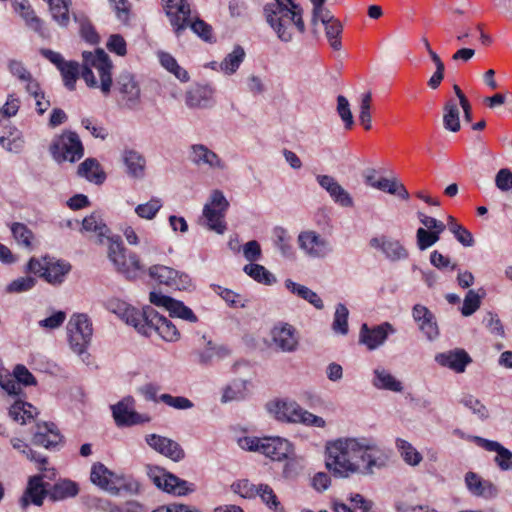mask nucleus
Returning <instances> with one entry per match:
<instances>
[{"instance_id": "obj_1", "label": "nucleus", "mask_w": 512, "mask_h": 512, "mask_svg": "<svg viewBox=\"0 0 512 512\" xmlns=\"http://www.w3.org/2000/svg\"><path fill=\"white\" fill-rule=\"evenodd\" d=\"M389 461V451L372 440L339 439L326 449V467L337 477L355 473L373 474Z\"/></svg>"}, {"instance_id": "obj_2", "label": "nucleus", "mask_w": 512, "mask_h": 512, "mask_svg": "<svg viewBox=\"0 0 512 512\" xmlns=\"http://www.w3.org/2000/svg\"><path fill=\"white\" fill-rule=\"evenodd\" d=\"M266 21L282 42L293 39L294 30L306 31L303 8L295 0H275L264 7Z\"/></svg>"}, {"instance_id": "obj_3", "label": "nucleus", "mask_w": 512, "mask_h": 512, "mask_svg": "<svg viewBox=\"0 0 512 512\" xmlns=\"http://www.w3.org/2000/svg\"><path fill=\"white\" fill-rule=\"evenodd\" d=\"M83 63L81 77L91 88H100L104 95L112 89V61L103 49L82 53Z\"/></svg>"}, {"instance_id": "obj_4", "label": "nucleus", "mask_w": 512, "mask_h": 512, "mask_svg": "<svg viewBox=\"0 0 512 512\" xmlns=\"http://www.w3.org/2000/svg\"><path fill=\"white\" fill-rule=\"evenodd\" d=\"M267 409L276 420L281 422L317 428H324L326 425L322 417L314 415L292 400L281 399L269 402Z\"/></svg>"}, {"instance_id": "obj_5", "label": "nucleus", "mask_w": 512, "mask_h": 512, "mask_svg": "<svg viewBox=\"0 0 512 512\" xmlns=\"http://www.w3.org/2000/svg\"><path fill=\"white\" fill-rule=\"evenodd\" d=\"M327 0H310L312 4L311 25L316 27L321 23L324 27L325 38L334 51L342 49L343 25L325 6Z\"/></svg>"}, {"instance_id": "obj_6", "label": "nucleus", "mask_w": 512, "mask_h": 512, "mask_svg": "<svg viewBox=\"0 0 512 512\" xmlns=\"http://www.w3.org/2000/svg\"><path fill=\"white\" fill-rule=\"evenodd\" d=\"M113 311L145 336H150L152 332H155L162 319V315L151 306H146L142 311H138L124 302H118Z\"/></svg>"}, {"instance_id": "obj_7", "label": "nucleus", "mask_w": 512, "mask_h": 512, "mask_svg": "<svg viewBox=\"0 0 512 512\" xmlns=\"http://www.w3.org/2000/svg\"><path fill=\"white\" fill-rule=\"evenodd\" d=\"M238 445L247 451H257L266 457L281 461L286 459L292 450L291 443L280 437H241L238 439Z\"/></svg>"}, {"instance_id": "obj_8", "label": "nucleus", "mask_w": 512, "mask_h": 512, "mask_svg": "<svg viewBox=\"0 0 512 512\" xmlns=\"http://www.w3.org/2000/svg\"><path fill=\"white\" fill-rule=\"evenodd\" d=\"M108 257L116 269L128 279H135L144 272V265L140 262L137 254L127 253L122 241L117 238L107 237Z\"/></svg>"}, {"instance_id": "obj_9", "label": "nucleus", "mask_w": 512, "mask_h": 512, "mask_svg": "<svg viewBox=\"0 0 512 512\" xmlns=\"http://www.w3.org/2000/svg\"><path fill=\"white\" fill-rule=\"evenodd\" d=\"M229 202L220 190L212 191L209 201L204 205L201 224L208 230L217 234H224L227 230L225 222Z\"/></svg>"}, {"instance_id": "obj_10", "label": "nucleus", "mask_w": 512, "mask_h": 512, "mask_svg": "<svg viewBox=\"0 0 512 512\" xmlns=\"http://www.w3.org/2000/svg\"><path fill=\"white\" fill-rule=\"evenodd\" d=\"M70 270V263L52 257H44L41 260L31 258L27 264L28 272L39 275L52 285L61 284Z\"/></svg>"}, {"instance_id": "obj_11", "label": "nucleus", "mask_w": 512, "mask_h": 512, "mask_svg": "<svg viewBox=\"0 0 512 512\" xmlns=\"http://www.w3.org/2000/svg\"><path fill=\"white\" fill-rule=\"evenodd\" d=\"M68 338L71 349L78 355L86 354L93 335L92 323L86 314H74L68 325Z\"/></svg>"}, {"instance_id": "obj_12", "label": "nucleus", "mask_w": 512, "mask_h": 512, "mask_svg": "<svg viewBox=\"0 0 512 512\" xmlns=\"http://www.w3.org/2000/svg\"><path fill=\"white\" fill-rule=\"evenodd\" d=\"M50 152L57 162H75L82 158L84 148L79 136L75 132L67 131L53 140Z\"/></svg>"}, {"instance_id": "obj_13", "label": "nucleus", "mask_w": 512, "mask_h": 512, "mask_svg": "<svg viewBox=\"0 0 512 512\" xmlns=\"http://www.w3.org/2000/svg\"><path fill=\"white\" fill-rule=\"evenodd\" d=\"M148 476L159 489L176 496H184L195 490L193 483L183 480L158 466H149Z\"/></svg>"}, {"instance_id": "obj_14", "label": "nucleus", "mask_w": 512, "mask_h": 512, "mask_svg": "<svg viewBox=\"0 0 512 512\" xmlns=\"http://www.w3.org/2000/svg\"><path fill=\"white\" fill-rule=\"evenodd\" d=\"M114 92L121 106L135 109L141 102V90L136 77L127 71L120 73L115 82Z\"/></svg>"}, {"instance_id": "obj_15", "label": "nucleus", "mask_w": 512, "mask_h": 512, "mask_svg": "<svg viewBox=\"0 0 512 512\" xmlns=\"http://www.w3.org/2000/svg\"><path fill=\"white\" fill-rule=\"evenodd\" d=\"M297 242L299 248L309 258L323 259L334 250L331 241L314 230L301 231Z\"/></svg>"}, {"instance_id": "obj_16", "label": "nucleus", "mask_w": 512, "mask_h": 512, "mask_svg": "<svg viewBox=\"0 0 512 512\" xmlns=\"http://www.w3.org/2000/svg\"><path fill=\"white\" fill-rule=\"evenodd\" d=\"M188 159L198 168H207L213 171L227 169L226 162L204 144H192L188 149Z\"/></svg>"}, {"instance_id": "obj_17", "label": "nucleus", "mask_w": 512, "mask_h": 512, "mask_svg": "<svg viewBox=\"0 0 512 512\" xmlns=\"http://www.w3.org/2000/svg\"><path fill=\"white\" fill-rule=\"evenodd\" d=\"M55 475V470H52L51 475L42 473L30 477L26 491L20 500L21 507L26 509L30 503L41 506L44 498L49 497V483H45L44 479L52 480Z\"/></svg>"}, {"instance_id": "obj_18", "label": "nucleus", "mask_w": 512, "mask_h": 512, "mask_svg": "<svg viewBox=\"0 0 512 512\" xmlns=\"http://www.w3.org/2000/svg\"><path fill=\"white\" fill-rule=\"evenodd\" d=\"M148 274L160 284L176 290H186L191 285V279L187 274L168 266L153 265L149 267Z\"/></svg>"}, {"instance_id": "obj_19", "label": "nucleus", "mask_w": 512, "mask_h": 512, "mask_svg": "<svg viewBox=\"0 0 512 512\" xmlns=\"http://www.w3.org/2000/svg\"><path fill=\"white\" fill-rule=\"evenodd\" d=\"M394 333H396V329L389 322H383L373 327L363 323L359 332V343L365 345L368 350L373 351L382 346L388 336Z\"/></svg>"}, {"instance_id": "obj_20", "label": "nucleus", "mask_w": 512, "mask_h": 512, "mask_svg": "<svg viewBox=\"0 0 512 512\" xmlns=\"http://www.w3.org/2000/svg\"><path fill=\"white\" fill-rule=\"evenodd\" d=\"M177 37L188 27L191 9L186 0H162Z\"/></svg>"}, {"instance_id": "obj_21", "label": "nucleus", "mask_w": 512, "mask_h": 512, "mask_svg": "<svg viewBox=\"0 0 512 512\" xmlns=\"http://www.w3.org/2000/svg\"><path fill=\"white\" fill-rule=\"evenodd\" d=\"M149 300L155 306L166 308L171 317H178L191 323L198 321L194 312L181 301L155 291L150 293Z\"/></svg>"}, {"instance_id": "obj_22", "label": "nucleus", "mask_w": 512, "mask_h": 512, "mask_svg": "<svg viewBox=\"0 0 512 512\" xmlns=\"http://www.w3.org/2000/svg\"><path fill=\"white\" fill-rule=\"evenodd\" d=\"M114 420L118 426H132L150 421L147 415H141L134 410V399L126 397L112 406Z\"/></svg>"}, {"instance_id": "obj_23", "label": "nucleus", "mask_w": 512, "mask_h": 512, "mask_svg": "<svg viewBox=\"0 0 512 512\" xmlns=\"http://www.w3.org/2000/svg\"><path fill=\"white\" fill-rule=\"evenodd\" d=\"M369 245L372 248L380 250L383 255L392 262L405 260L409 255L407 249L399 240L392 239L384 235L380 237H372L369 240Z\"/></svg>"}, {"instance_id": "obj_24", "label": "nucleus", "mask_w": 512, "mask_h": 512, "mask_svg": "<svg viewBox=\"0 0 512 512\" xmlns=\"http://www.w3.org/2000/svg\"><path fill=\"white\" fill-rule=\"evenodd\" d=\"M273 344L282 352H293L298 347L295 328L288 323H278L271 330Z\"/></svg>"}, {"instance_id": "obj_25", "label": "nucleus", "mask_w": 512, "mask_h": 512, "mask_svg": "<svg viewBox=\"0 0 512 512\" xmlns=\"http://www.w3.org/2000/svg\"><path fill=\"white\" fill-rule=\"evenodd\" d=\"M200 365H210L215 359H222L229 354L223 345H216L204 335L199 339L198 348L193 352Z\"/></svg>"}, {"instance_id": "obj_26", "label": "nucleus", "mask_w": 512, "mask_h": 512, "mask_svg": "<svg viewBox=\"0 0 512 512\" xmlns=\"http://www.w3.org/2000/svg\"><path fill=\"white\" fill-rule=\"evenodd\" d=\"M90 479L93 484L112 494H118L119 492L121 478L100 462L93 464Z\"/></svg>"}, {"instance_id": "obj_27", "label": "nucleus", "mask_w": 512, "mask_h": 512, "mask_svg": "<svg viewBox=\"0 0 512 512\" xmlns=\"http://www.w3.org/2000/svg\"><path fill=\"white\" fill-rule=\"evenodd\" d=\"M146 442L155 451L172 459L173 461H180L185 456L184 450L181 446L170 438L157 434H149L146 436Z\"/></svg>"}, {"instance_id": "obj_28", "label": "nucleus", "mask_w": 512, "mask_h": 512, "mask_svg": "<svg viewBox=\"0 0 512 512\" xmlns=\"http://www.w3.org/2000/svg\"><path fill=\"white\" fill-rule=\"evenodd\" d=\"M318 184L327 191L332 200L342 207H352L354 205L351 195L330 175H318L316 177Z\"/></svg>"}, {"instance_id": "obj_29", "label": "nucleus", "mask_w": 512, "mask_h": 512, "mask_svg": "<svg viewBox=\"0 0 512 512\" xmlns=\"http://www.w3.org/2000/svg\"><path fill=\"white\" fill-rule=\"evenodd\" d=\"M435 361L457 373H463L466 366L472 362L469 354L463 349H454L439 353L435 356Z\"/></svg>"}, {"instance_id": "obj_30", "label": "nucleus", "mask_w": 512, "mask_h": 512, "mask_svg": "<svg viewBox=\"0 0 512 512\" xmlns=\"http://www.w3.org/2000/svg\"><path fill=\"white\" fill-rule=\"evenodd\" d=\"M33 443L43 446L46 449L54 450L62 443V436L57 431L55 424L44 422L37 424V431L34 433Z\"/></svg>"}, {"instance_id": "obj_31", "label": "nucleus", "mask_w": 512, "mask_h": 512, "mask_svg": "<svg viewBox=\"0 0 512 512\" xmlns=\"http://www.w3.org/2000/svg\"><path fill=\"white\" fill-rule=\"evenodd\" d=\"M465 484L471 494L477 497L491 499L497 496V487L488 480H483L474 472H467L465 475Z\"/></svg>"}, {"instance_id": "obj_32", "label": "nucleus", "mask_w": 512, "mask_h": 512, "mask_svg": "<svg viewBox=\"0 0 512 512\" xmlns=\"http://www.w3.org/2000/svg\"><path fill=\"white\" fill-rule=\"evenodd\" d=\"M479 445L487 451L496 452L495 463L502 471L512 469V452L497 441L478 438Z\"/></svg>"}, {"instance_id": "obj_33", "label": "nucleus", "mask_w": 512, "mask_h": 512, "mask_svg": "<svg viewBox=\"0 0 512 512\" xmlns=\"http://www.w3.org/2000/svg\"><path fill=\"white\" fill-rule=\"evenodd\" d=\"M122 158L128 175L134 178L144 177L146 160L139 152L126 149L123 151Z\"/></svg>"}, {"instance_id": "obj_34", "label": "nucleus", "mask_w": 512, "mask_h": 512, "mask_svg": "<svg viewBox=\"0 0 512 512\" xmlns=\"http://www.w3.org/2000/svg\"><path fill=\"white\" fill-rule=\"evenodd\" d=\"M79 493V487L76 482L69 479H63L54 485H49V499L52 501H62L67 498L75 497Z\"/></svg>"}, {"instance_id": "obj_35", "label": "nucleus", "mask_w": 512, "mask_h": 512, "mask_svg": "<svg viewBox=\"0 0 512 512\" xmlns=\"http://www.w3.org/2000/svg\"><path fill=\"white\" fill-rule=\"evenodd\" d=\"M78 175L95 184H102L106 178L100 163L95 158H87L78 166Z\"/></svg>"}, {"instance_id": "obj_36", "label": "nucleus", "mask_w": 512, "mask_h": 512, "mask_svg": "<svg viewBox=\"0 0 512 512\" xmlns=\"http://www.w3.org/2000/svg\"><path fill=\"white\" fill-rule=\"evenodd\" d=\"M213 91L208 86H199L186 94V105L190 108H206L210 105Z\"/></svg>"}, {"instance_id": "obj_37", "label": "nucleus", "mask_w": 512, "mask_h": 512, "mask_svg": "<svg viewBox=\"0 0 512 512\" xmlns=\"http://www.w3.org/2000/svg\"><path fill=\"white\" fill-rule=\"evenodd\" d=\"M285 287L293 294L298 297L308 301L312 304L316 309H323L324 304L322 299L318 296V294L308 287L298 284L291 279H287L285 281Z\"/></svg>"}, {"instance_id": "obj_38", "label": "nucleus", "mask_w": 512, "mask_h": 512, "mask_svg": "<svg viewBox=\"0 0 512 512\" xmlns=\"http://www.w3.org/2000/svg\"><path fill=\"white\" fill-rule=\"evenodd\" d=\"M373 385L378 389L390 390L393 392H401L403 390L402 383L391 373L382 368L374 370Z\"/></svg>"}, {"instance_id": "obj_39", "label": "nucleus", "mask_w": 512, "mask_h": 512, "mask_svg": "<svg viewBox=\"0 0 512 512\" xmlns=\"http://www.w3.org/2000/svg\"><path fill=\"white\" fill-rule=\"evenodd\" d=\"M82 230L95 233L99 243H103L104 239H107V233L109 231L106 224L97 213H92L83 219Z\"/></svg>"}, {"instance_id": "obj_40", "label": "nucleus", "mask_w": 512, "mask_h": 512, "mask_svg": "<svg viewBox=\"0 0 512 512\" xmlns=\"http://www.w3.org/2000/svg\"><path fill=\"white\" fill-rule=\"evenodd\" d=\"M245 51L240 45H236L233 51L226 55L220 63V70L226 75L234 74L245 58Z\"/></svg>"}, {"instance_id": "obj_41", "label": "nucleus", "mask_w": 512, "mask_h": 512, "mask_svg": "<svg viewBox=\"0 0 512 512\" xmlns=\"http://www.w3.org/2000/svg\"><path fill=\"white\" fill-rule=\"evenodd\" d=\"M52 18L61 27H67L70 22L69 6L71 0H47Z\"/></svg>"}, {"instance_id": "obj_42", "label": "nucleus", "mask_w": 512, "mask_h": 512, "mask_svg": "<svg viewBox=\"0 0 512 512\" xmlns=\"http://www.w3.org/2000/svg\"><path fill=\"white\" fill-rule=\"evenodd\" d=\"M395 446L406 464L410 466H418L422 462L423 457L421 453L418 452L408 441L402 438H397Z\"/></svg>"}, {"instance_id": "obj_43", "label": "nucleus", "mask_w": 512, "mask_h": 512, "mask_svg": "<svg viewBox=\"0 0 512 512\" xmlns=\"http://www.w3.org/2000/svg\"><path fill=\"white\" fill-rule=\"evenodd\" d=\"M443 125L451 132L460 130V112L454 100H449L444 105Z\"/></svg>"}, {"instance_id": "obj_44", "label": "nucleus", "mask_w": 512, "mask_h": 512, "mask_svg": "<svg viewBox=\"0 0 512 512\" xmlns=\"http://www.w3.org/2000/svg\"><path fill=\"white\" fill-rule=\"evenodd\" d=\"M19 15L25 21L26 26L36 32L40 37L46 38L49 36V32L45 28L44 22L36 15L31 5L26 7V9L20 12Z\"/></svg>"}, {"instance_id": "obj_45", "label": "nucleus", "mask_w": 512, "mask_h": 512, "mask_svg": "<svg viewBox=\"0 0 512 512\" xmlns=\"http://www.w3.org/2000/svg\"><path fill=\"white\" fill-rule=\"evenodd\" d=\"M58 70L61 73L65 87L70 91L75 90L76 81L79 75H81L79 63L76 61H66Z\"/></svg>"}, {"instance_id": "obj_46", "label": "nucleus", "mask_w": 512, "mask_h": 512, "mask_svg": "<svg viewBox=\"0 0 512 512\" xmlns=\"http://www.w3.org/2000/svg\"><path fill=\"white\" fill-rule=\"evenodd\" d=\"M244 272L255 281L271 285L276 282V278L264 266L260 264L250 263L244 266Z\"/></svg>"}, {"instance_id": "obj_47", "label": "nucleus", "mask_w": 512, "mask_h": 512, "mask_svg": "<svg viewBox=\"0 0 512 512\" xmlns=\"http://www.w3.org/2000/svg\"><path fill=\"white\" fill-rule=\"evenodd\" d=\"M158 58L161 65L166 70L173 73L180 81L186 82L189 80L188 72L178 65L176 59L171 54L167 52H159Z\"/></svg>"}, {"instance_id": "obj_48", "label": "nucleus", "mask_w": 512, "mask_h": 512, "mask_svg": "<svg viewBox=\"0 0 512 512\" xmlns=\"http://www.w3.org/2000/svg\"><path fill=\"white\" fill-rule=\"evenodd\" d=\"M275 246L280 250L284 257H290L293 254L291 237L283 227H275L273 230Z\"/></svg>"}, {"instance_id": "obj_49", "label": "nucleus", "mask_w": 512, "mask_h": 512, "mask_svg": "<svg viewBox=\"0 0 512 512\" xmlns=\"http://www.w3.org/2000/svg\"><path fill=\"white\" fill-rule=\"evenodd\" d=\"M377 189L385 191L389 194L397 195L401 199L407 200L409 193L402 183H399L396 179L381 178L377 181Z\"/></svg>"}, {"instance_id": "obj_50", "label": "nucleus", "mask_w": 512, "mask_h": 512, "mask_svg": "<svg viewBox=\"0 0 512 512\" xmlns=\"http://www.w3.org/2000/svg\"><path fill=\"white\" fill-rule=\"evenodd\" d=\"M348 316L349 311L347 307L344 304L339 303L336 306L332 323V329L335 333L341 335H346L348 333Z\"/></svg>"}, {"instance_id": "obj_51", "label": "nucleus", "mask_w": 512, "mask_h": 512, "mask_svg": "<svg viewBox=\"0 0 512 512\" xmlns=\"http://www.w3.org/2000/svg\"><path fill=\"white\" fill-rule=\"evenodd\" d=\"M246 395V382L243 380L233 381L228 385L222 394L223 403L244 399Z\"/></svg>"}, {"instance_id": "obj_52", "label": "nucleus", "mask_w": 512, "mask_h": 512, "mask_svg": "<svg viewBox=\"0 0 512 512\" xmlns=\"http://www.w3.org/2000/svg\"><path fill=\"white\" fill-rule=\"evenodd\" d=\"M11 231L18 244L28 249L32 248V240L34 236L32 231L25 224L18 222L13 223L11 225Z\"/></svg>"}, {"instance_id": "obj_53", "label": "nucleus", "mask_w": 512, "mask_h": 512, "mask_svg": "<svg viewBox=\"0 0 512 512\" xmlns=\"http://www.w3.org/2000/svg\"><path fill=\"white\" fill-rule=\"evenodd\" d=\"M155 332L167 342H176L180 339V332L176 326L164 316H162Z\"/></svg>"}, {"instance_id": "obj_54", "label": "nucleus", "mask_w": 512, "mask_h": 512, "mask_svg": "<svg viewBox=\"0 0 512 512\" xmlns=\"http://www.w3.org/2000/svg\"><path fill=\"white\" fill-rule=\"evenodd\" d=\"M459 402L471 410L480 420H486L489 417L488 409L473 395H464Z\"/></svg>"}, {"instance_id": "obj_55", "label": "nucleus", "mask_w": 512, "mask_h": 512, "mask_svg": "<svg viewBox=\"0 0 512 512\" xmlns=\"http://www.w3.org/2000/svg\"><path fill=\"white\" fill-rule=\"evenodd\" d=\"M162 207V201L158 198H152L144 204H139L135 208V213L143 219H153Z\"/></svg>"}, {"instance_id": "obj_56", "label": "nucleus", "mask_w": 512, "mask_h": 512, "mask_svg": "<svg viewBox=\"0 0 512 512\" xmlns=\"http://www.w3.org/2000/svg\"><path fill=\"white\" fill-rule=\"evenodd\" d=\"M214 291L230 306L233 308H244L246 306V300L238 293L223 288L221 286H216Z\"/></svg>"}, {"instance_id": "obj_57", "label": "nucleus", "mask_w": 512, "mask_h": 512, "mask_svg": "<svg viewBox=\"0 0 512 512\" xmlns=\"http://www.w3.org/2000/svg\"><path fill=\"white\" fill-rule=\"evenodd\" d=\"M36 284V279L32 276L19 277L6 286L7 293H23L31 290Z\"/></svg>"}, {"instance_id": "obj_58", "label": "nucleus", "mask_w": 512, "mask_h": 512, "mask_svg": "<svg viewBox=\"0 0 512 512\" xmlns=\"http://www.w3.org/2000/svg\"><path fill=\"white\" fill-rule=\"evenodd\" d=\"M257 496L271 509L278 511L281 509L280 502L277 499L273 489L267 484H259L257 486Z\"/></svg>"}, {"instance_id": "obj_59", "label": "nucleus", "mask_w": 512, "mask_h": 512, "mask_svg": "<svg viewBox=\"0 0 512 512\" xmlns=\"http://www.w3.org/2000/svg\"><path fill=\"white\" fill-rule=\"evenodd\" d=\"M159 400L177 410H187L194 407L193 402L183 396H172L164 393L159 396Z\"/></svg>"}, {"instance_id": "obj_60", "label": "nucleus", "mask_w": 512, "mask_h": 512, "mask_svg": "<svg viewBox=\"0 0 512 512\" xmlns=\"http://www.w3.org/2000/svg\"><path fill=\"white\" fill-rule=\"evenodd\" d=\"M337 112L344 122L346 129H351L354 125L353 115L350 109V104L346 97L339 95L337 97Z\"/></svg>"}, {"instance_id": "obj_61", "label": "nucleus", "mask_w": 512, "mask_h": 512, "mask_svg": "<svg viewBox=\"0 0 512 512\" xmlns=\"http://www.w3.org/2000/svg\"><path fill=\"white\" fill-rule=\"evenodd\" d=\"M417 323L419 329L427 336L429 340H433L438 337L439 329L435 316L432 312H430V316L422 317V319Z\"/></svg>"}, {"instance_id": "obj_62", "label": "nucleus", "mask_w": 512, "mask_h": 512, "mask_svg": "<svg viewBox=\"0 0 512 512\" xmlns=\"http://www.w3.org/2000/svg\"><path fill=\"white\" fill-rule=\"evenodd\" d=\"M481 305V297L474 290H469L464 298L461 313L467 317L475 313Z\"/></svg>"}, {"instance_id": "obj_63", "label": "nucleus", "mask_w": 512, "mask_h": 512, "mask_svg": "<svg viewBox=\"0 0 512 512\" xmlns=\"http://www.w3.org/2000/svg\"><path fill=\"white\" fill-rule=\"evenodd\" d=\"M257 486L247 479L239 480L232 484V490L242 498L252 499L257 496Z\"/></svg>"}, {"instance_id": "obj_64", "label": "nucleus", "mask_w": 512, "mask_h": 512, "mask_svg": "<svg viewBox=\"0 0 512 512\" xmlns=\"http://www.w3.org/2000/svg\"><path fill=\"white\" fill-rule=\"evenodd\" d=\"M416 238L418 248L420 250H426L439 240L440 234L419 228L416 232Z\"/></svg>"}]
</instances>
